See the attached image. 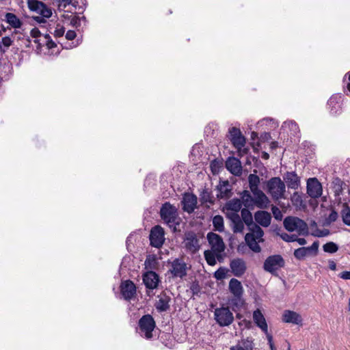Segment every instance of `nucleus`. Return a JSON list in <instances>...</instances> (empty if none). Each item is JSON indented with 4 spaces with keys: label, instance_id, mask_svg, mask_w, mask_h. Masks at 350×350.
<instances>
[{
    "label": "nucleus",
    "instance_id": "nucleus-22",
    "mask_svg": "<svg viewBox=\"0 0 350 350\" xmlns=\"http://www.w3.org/2000/svg\"><path fill=\"white\" fill-rule=\"evenodd\" d=\"M218 193L217 197L220 199H228L232 196V189L228 180L219 183L217 186Z\"/></svg>",
    "mask_w": 350,
    "mask_h": 350
},
{
    "label": "nucleus",
    "instance_id": "nucleus-7",
    "mask_svg": "<svg viewBox=\"0 0 350 350\" xmlns=\"http://www.w3.org/2000/svg\"><path fill=\"white\" fill-rule=\"evenodd\" d=\"M165 232L163 228L157 225L152 228L149 239L150 245L156 248H160L164 243L165 241Z\"/></svg>",
    "mask_w": 350,
    "mask_h": 350
},
{
    "label": "nucleus",
    "instance_id": "nucleus-16",
    "mask_svg": "<svg viewBox=\"0 0 350 350\" xmlns=\"http://www.w3.org/2000/svg\"><path fill=\"white\" fill-rule=\"evenodd\" d=\"M230 267L232 274L236 277H241L247 269L245 260L240 258H234L230 260Z\"/></svg>",
    "mask_w": 350,
    "mask_h": 350
},
{
    "label": "nucleus",
    "instance_id": "nucleus-32",
    "mask_svg": "<svg viewBox=\"0 0 350 350\" xmlns=\"http://www.w3.org/2000/svg\"><path fill=\"white\" fill-rule=\"evenodd\" d=\"M6 22L14 28H20L22 23L13 13L8 12L5 15Z\"/></svg>",
    "mask_w": 350,
    "mask_h": 350
},
{
    "label": "nucleus",
    "instance_id": "nucleus-38",
    "mask_svg": "<svg viewBox=\"0 0 350 350\" xmlns=\"http://www.w3.org/2000/svg\"><path fill=\"white\" fill-rule=\"evenodd\" d=\"M342 221L345 224L350 226V208L347 203L343 204V208L341 211Z\"/></svg>",
    "mask_w": 350,
    "mask_h": 350
},
{
    "label": "nucleus",
    "instance_id": "nucleus-62",
    "mask_svg": "<svg viewBox=\"0 0 350 350\" xmlns=\"http://www.w3.org/2000/svg\"><path fill=\"white\" fill-rule=\"evenodd\" d=\"M295 241H297L299 245H304L306 244L307 241L304 238H298L297 236L296 237Z\"/></svg>",
    "mask_w": 350,
    "mask_h": 350
},
{
    "label": "nucleus",
    "instance_id": "nucleus-17",
    "mask_svg": "<svg viewBox=\"0 0 350 350\" xmlns=\"http://www.w3.org/2000/svg\"><path fill=\"white\" fill-rule=\"evenodd\" d=\"M159 282V275L153 271L150 270L143 275V282L148 289L157 288Z\"/></svg>",
    "mask_w": 350,
    "mask_h": 350
},
{
    "label": "nucleus",
    "instance_id": "nucleus-54",
    "mask_svg": "<svg viewBox=\"0 0 350 350\" xmlns=\"http://www.w3.org/2000/svg\"><path fill=\"white\" fill-rule=\"evenodd\" d=\"M30 34L32 38H38V37L40 36L41 33L38 28L35 27L31 30Z\"/></svg>",
    "mask_w": 350,
    "mask_h": 350
},
{
    "label": "nucleus",
    "instance_id": "nucleus-59",
    "mask_svg": "<svg viewBox=\"0 0 350 350\" xmlns=\"http://www.w3.org/2000/svg\"><path fill=\"white\" fill-rule=\"evenodd\" d=\"M64 27H61V28H59V29H57L55 30V32H54V36L55 37H61L64 35Z\"/></svg>",
    "mask_w": 350,
    "mask_h": 350
},
{
    "label": "nucleus",
    "instance_id": "nucleus-19",
    "mask_svg": "<svg viewBox=\"0 0 350 350\" xmlns=\"http://www.w3.org/2000/svg\"><path fill=\"white\" fill-rule=\"evenodd\" d=\"M252 193L254 195V205L259 208H267L269 200L260 189L252 191Z\"/></svg>",
    "mask_w": 350,
    "mask_h": 350
},
{
    "label": "nucleus",
    "instance_id": "nucleus-40",
    "mask_svg": "<svg viewBox=\"0 0 350 350\" xmlns=\"http://www.w3.org/2000/svg\"><path fill=\"white\" fill-rule=\"evenodd\" d=\"M204 256L208 265L214 266L216 264L215 254L213 250L204 251Z\"/></svg>",
    "mask_w": 350,
    "mask_h": 350
},
{
    "label": "nucleus",
    "instance_id": "nucleus-61",
    "mask_svg": "<svg viewBox=\"0 0 350 350\" xmlns=\"http://www.w3.org/2000/svg\"><path fill=\"white\" fill-rule=\"evenodd\" d=\"M260 139L263 141H268L271 139V135L269 133H264L260 135Z\"/></svg>",
    "mask_w": 350,
    "mask_h": 350
},
{
    "label": "nucleus",
    "instance_id": "nucleus-21",
    "mask_svg": "<svg viewBox=\"0 0 350 350\" xmlns=\"http://www.w3.org/2000/svg\"><path fill=\"white\" fill-rule=\"evenodd\" d=\"M283 178L290 189H296L300 185V180L295 172H287L284 174Z\"/></svg>",
    "mask_w": 350,
    "mask_h": 350
},
{
    "label": "nucleus",
    "instance_id": "nucleus-28",
    "mask_svg": "<svg viewBox=\"0 0 350 350\" xmlns=\"http://www.w3.org/2000/svg\"><path fill=\"white\" fill-rule=\"evenodd\" d=\"M229 290L233 295H243V288L240 281L232 278L229 282Z\"/></svg>",
    "mask_w": 350,
    "mask_h": 350
},
{
    "label": "nucleus",
    "instance_id": "nucleus-8",
    "mask_svg": "<svg viewBox=\"0 0 350 350\" xmlns=\"http://www.w3.org/2000/svg\"><path fill=\"white\" fill-rule=\"evenodd\" d=\"M170 272L174 278H183L187 274V266L183 258H175L171 262Z\"/></svg>",
    "mask_w": 350,
    "mask_h": 350
},
{
    "label": "nucleus",
    "instance_id": "nucleus-43",
    "mask_svg": "<svg viewBox=\"0 0 350 350\" xmlns=\"http://www.w3.org/2000/svg\"><path fill=\"white\" fill-rule=\"evenodd\" d=\"M230 304L233 308L237 309L240 308L244 304V301L242 298V295H233V297L230 301Z\"/></svg>",
    "mask_w": 350,
    "mask_h": 350
},
{
    "label": "nucleus",
    "instance_id": "nucleus-5",
    "mask_svg": "<svg viewBox=\"0 0 350 350\" xmlns=\"http://www.w3.org/2000/svg\"><path fill=\"white\" fill-rule=\"evenodd\" d=\"M214 318L221 327L228 326L234 321L233 314L228 307L216 308L214 311Z\"/></svg>",
    "mask_w": 350,
    "mask_h": 350
},
{
    "label": "nucleus",
    "instance_id": "nucleus-51",
    "mask_svg": "<svg viewBox=\"0 0 350 350\" xmlns=\"http://www.w3.org/2000/svg\"><path fill=\"white\" fill-rule=\"evenodd\" d=\"M285 126H288L292 131L297 133L299 131V126L294 121L284 122Z\"/></svg>",
    "mask_w": 350,
    "mask_h": 350
},
{
    "label": "nucleus",
    "instance_id": "nucleus-42",
    "mask_svg": "<svg viewBox=\"0 0 350 350\" xmlns=\"http://www.w3.org/2000/svg\"><path fill=\"white\" fill-rule=\"evenodd\" d=\"M291 201L294 206L297 207H305L306 204L304 203L302 196L298 193L295 192L291 196Z\"/></svg>",
    "mask_w": 350,
    "mask_h": 350
},
{
    "label": "nucleus",
    "instance_id": "nucleus-10",
    "mask_svg": "<svg viewBox=\"0 0 350 350\" xmlns=\"http://www.w3.org/2000/svg\"><path fill=\"white\" fill-rule=\"evenodd\" d=\"M28 8L31 11L35 12L43 17L49 18L52 15V12L45 3L38 0H28Z\"/></svg>",
    "mask_w": 350,
    "mask_h": 350
},
{
    "label": "nucleus",
    "instance_id": "nucleus-35",
    "mask_svg": "<svg viewBox=\"0 0 350 350\" xmlns=\"http://www.w3.org/2000/svg\"><path fill=\"white\" fill-rule=\"evenodd\" d=\"M213 225L214 230L219 232H222L224 230V218L222 216L217 215L213 218Z\"/></svg>",
    "mask_w": 350,
    "mask_h": 350
},
{
    "label": "nucleus",
    "instance_id": "nucleus-44",
    "mask_svg": "<svg viewBox=\"0 0 350 350\" xmlns=\"http://www.w3.org/2000/svg\"><path fill=\"white\" fill-rule=\"evenodd\" d=\"M323 250L325 252L333 254L338 250V246L334 242H328L323 245Z\"/></svg>",
    "mask_w": 350,
    "mask_h": 350
},
{
    "label": "nucleus",
    "instance_id": "nucleus-14",
    "mask_svg": "<svg viewBox=\"0 0 350 350\" xmlns=\"http://www.w3.org/2000/svg\"><path fill=\"white\" fill-rule=\"evenodd\" d=\"M120 292L125 300L130 301L136 295V286L131 280H126L120 285Z\"/></svg>",
    "mask_w": 350,
    "mask_h": 350
},
{
    "label": "nucleus",
    "instance_id": "nucleus-25",
    "mask_svg": "<svg viewBox=\"0 0 350 350\" xmlns=\"http://www.w3.org/2000/svg\"><path fill=\"white\" fill-rule=\"evenodd\" d=\"M282 321L288 323L299 325L301 324L302 318L296 312L292 310H285L282 315Z\"/></svg>",
    "mask_w": 350,
    "mask_h": 350
},
{
    "label": "nucleus",
    "instance_id": "nucleus-29",
    "mask_svg": "<svg viewBox=\"0 0 350 350\" xmlns=\"http://www.w3.org/2000/svg\"><path fill=\"white\" fill-rule=\"evenodd\" d=\"M245 241L251 250L256 253H258L261 251V247L258 245V239L253 237L252 234H245Z\"/></svg>",
    "mask_w": 350,
    "mask_h": 350
},
{
    "label": "nucleus",
    "instance_id": "nucleus-55",
    "mask_svg": "<svg viewBox=\"0 0 350 350\" xmlns=\"http://www.w3.org/2000/svg\"><path fill=\"white\" fill-rule=\"evenodd\" d=\"M77 34L75 31L69 30L66 33V38L68 40H72L75 38Z\"/></svg>",
    "mask_w": 350,
    "mask_h": 350
},
{
    "label": "nucleus",
    "instance_id": "nucleus-37",
    "mask_svg": "<svg viewBox=\"0 0 350 350\" xmlns=\"http://www.w3.org/2000/svg\"><path fill=\"white\" fill-rule=\"evenodd\" d=\"M249 186L251 191L259 189L260 178L256 174H251L248 176Z\"/></svg>",
    "mask_w": 350,
    "mask_h": 350
},
{
    "label": "nucleus",
    "instance_id": "nucleus-3",
    "mask_svg": "<svg viewBox=\"0 0 350 350\" xmlns=\"http://www.w3.org/2000/svg\"><path fill=\"white\" fill-rule=\"evenodd\" d=\"M267 186L268 192L273 200H278L284 198L286 186L280 177L271 178L268 180Z\"/></svg>",
    "mask_w": 350,
    "mask_h": 350
},
{
    "label": "nucleus",
    "instance_id": "nucleus-9",
    "mask_svg": "<svg viewBox=\"0 0 350 350\" xmlns=\"http://www.w3.org/2000/svg\"><path fill=\"white\" fill-rule=\"evenodd\" d=\"M184 244L185 249L193 254L197 252L200 247L197 234L192 230L185 233Z\"/></svg>",
    "mask_w": 350,
    "mask_h": 350
},
{
    "label": "nucleus",
    "instance_id": "nucleus-31",
    "mask_svg": "<svg viewBox=\"0 0 350 350\" xmlns=\"http://www.w3.org/2000/svg\"><path fill=\"white\" fill-rule=\"evenodd\" d=\"M248 229L251 232L247 233L246 234H252L253 237L258 239V242L263 241L262 237L264 235V232L258 225L254 223L253 225L248 227Z\"/></svg>",
    "mask_w": 350,
    "mask_h": 350
},
{
    "label": "nucleus",
    "instance_id": "nucleus-53",
    "mask_svg": "<svg viewBox=\"0 0 350 350\" xmlns=\"http://www.w3.org/2000/svg\"><path fill=\"white\" fill-rule=\"evenodd\" d=\"M238 344H241V347H244L245 350L252 349V342L249 340H243Z\"/></svg>",
    "mask_w": 350,
    "mask_h": 350
},
{
    "label": "nucleus",
    "instance_id": "nucleus-48",
    "mask_svg": "<svg viewBox=\"0 0 350 350\" xmlns=\"http://www.w3.org/2000/svg\"><path fill=\"white\" fill-rule=\"evenodd\" d=\"M319 245V242L317 241H316L312 244L311 246L306 247L309 255H311L312 254H313L314 255H316L318 252Z\"/></svg>",
    "mask_w": 350,
    "mask_h": 350
},
{
    "label": "nucleus",
    "instance_id": "nucleus-41",
    "mask_svg": "<svg viewBox=\"0 0 350 350\" xmlns=\"http://www.w3.org/2000/svg\"><path fill=\"white\" fill-rule=\"evenodd\" d=\"M294 256L299 260H304L306 256H309L306 247H299L294 251Z\"/></svg>",
    "mask_w": 350,
    "mask_h": 350
},
{
    "label": "nucleus",
    "instance_id": "nucleus-13",
    "mask_svg": "<svg viewBox=\"0 0 350 350\" xmlns=\"http://www.w3.org/2000/svg\"><path fill=\"white\" fill-rule=\"evenodd\" d=\"M307 193L312 198H318L322 194V186L316 178H309L307 181Z\"/></svg>",
    "mask_w": 350,
    "mask_h": 350
},
{
    "label": "nucleus",
    "instance_id": "nucleus-15",
    "mask_svg": "<svg viewBox=\"0 0 350 350\" xmlns=\"http://www.w3.org/2000/svg\"><path fill=\"white\" fill-rule=\"evenodd\" d=\"M229 134L230 141L237 150H241L244 147L245 139L239 129L236 127L230 128L229 129Z\"/></svg>",
    "mask_w": 350,
    "mask_h": 350
},
{
    "label": "nucleus",
    "instance_id": "nucleus-27",
    "mask_svg": "<svg viewBox=\"0 0 350 350\" xmlns=\"http://www.w3.org/2000/svg\"><path fill=\"white\" fill-rule=\"evenodd\" d=\"M341 96H332L327 101V105L330 109V113L333 115H336L340 112L341 107L340 104V100Z\"/></svg>",
    "mask_w": 350,
    "mask_h": 350
},
{
    "label": "nucleus",
    "instance_id": "nucleus-47",
    "mask_svg": "<svg viewBox=\"0 0 350 350\" xmlns=\"http://www.w3.org/2000/svg\"><path fill=\"white\" fill-rule=\"evenodd\" d=\"M226 269L224 267H220L214 273V277L217 280H222L226 277Z\"/></svg>",
    "mask_w": 350,
    "mask_h": 350
},
{
    "label": "nucleus",
    "instance_id": "nucleus-18",
    "mask_svg": "<svg viewBox=\"0 0 350 350\" xmlns=\"http://www.w3.org/2000/svg\"><path fill=\"white\" fill-rule=\"evenodd\" d=\"M226 169L235 176H241L242 174V166L239 159L230 157L226 161Z\"/></svg>",
    "mask_w": 350,
    "mask_h": 350
},
{
    "label": "nucleus",
    "instance_id": "nucleus-52",
    "mask_svg": "<svg viewBox=\"0 0 350 350\" xmlns=\"http://www.w3.org/2000/svg\"><path fill=\"white\" fill-rule=\"evenodd\" d=\"M190 290L193 295H198L200 291V287L198 281L195 280L192 282L190 285Z\"/></svg>",
    "mask_w": 350,
    "mask_h": 350
},
{
    "label": "nucleus",
    "instance_id": "nucleus-58",
    "mask_svg": "<svg viewBox=\"0 0 350 350\" xmlns=\"http://www.w3.org/2000/svg\"><path fill=\"white\" fill-rule=\"evenodd\" d=\"M339 276L343 280H350V271H342L339 274Z\"/></svg>",
    "mask_w": 350,
    "mask_h": 350
},
{
    "label": "nucleus",
    "instance_id": "nucleus-20",
    "mask_svg": "<svg viewBox=\"0 0 350 350\" xmlns=\"http://www.w3.org/2000/svg\"><path fill=\"white\" fill-rule=\"evenodd\" d=\"M158 301L155 304V308L157 311L162 312H165L170 309V302L171 297L165 293H161L158 295Z\"/></svg>",
    "mask_w": 350,
    "mask_h": 350
},
{
    "label": "nucleus",
    "instance_id": "nucleus-50",
    "mask_svg": "<svg viewBox=\"0 0 350 350\" xmlns=\"http://www.w3.org/2000/svg\"><path fill=\"white\" fill-rule=\"evenodd\" d=\"M271 211L275 219L282 220L283 215L279 208H278L276 206H272Z\"/></svg>",
    "mask_w": 350,
    "mask_h": 350
},
{
    "label": "nucleus",
    "instance_id": "nucleus-11",
    "mask_svg": "<svg viewBox=\"0 0 350 350\" xmlns=\"http://www.w3.org/2000/svg\"><path fill=\"white\" fill-rule=\"evenodd\" d=\"M211 250L217 252H224L226 248L222 237L213 232H210L206 236Z\"/></svg>",
    "mask_w": 350,
    "mask_h": 350
},
{
    "label": "nucleus",
    "instance_id": "nucleus-64",
    "mask_svg": "<svg viewBox=\"0 0 350 350\" xmlns=\"http://www.w3.org/2000/svg\"><path fill=\"white\" fill-rule=\"evenodd\" d=\"M230 350H245L244 347H241V344L230 347Z\"/></svg>",
    "mask_w": 350,
    "mask_h": 350
},
{
    "label": "nucleus",
    "instance_id": "nucleus-23",
    "mask_svg": "<svg viewBox=\"0 0 350 350\" xmlns=\"http://www.w3.org/2000/svg\"><path fill=\"white\" fill-rule=\"evenodd\" d=\"M228 218L232 222V229L234 233H241L244 229V223L239 215L237 213H232L228 215Z\"/></svg>",
    "mask_w": 350,
    "mask_h": 350
},
{
    "label": "nucleus",
    "instance_id": "nucleus-57",
    "mask_svg": "<svg viewBox=\"0 0 350 350\" xmlns=\"http://www.w3.org/2000/svg\"><path fill=\"white\" fill-rule=\"evenodd\" d=\"M329 234V230L328 229H323L321 230H319L318 233L316 234L317 237H326Z\"/></svg>",
    "mask_w": 350,
    "mask_h": 350
},
{
    "label": "nucleus",
    "instance_id": "nucleus-26",
    "mask_svg": "<svg viewBox=\"0 0 350 350\" xmlns=\"http://www.w3.org/2000/svg\"><path fill=\"white\" fill-rule=\"evenodd\" d=\"M253 319L256 325L265 333L267 334V324L265 318L259 309L253 312Z\"/></svg>",
    "mask_w": 350,
    "mask_h": 350
},
{
    "label": "nucleus",
    "instance_id": "nucleus-63",
    "mask_svg": "<svg viewBox=\"0 0 350 350\" xmlns=\"http://www.w3.org/2000/svg\"><path fill=\"white\" fill-rule=\"evenodd\" d=\"M329 268L333 271H335L336 269V264L334 260H329Z\"/></svg>",
    "mask_w": 350,
    "mask_h": 350
},
{
    "label": "nucleus",
    "instance_id": "nucleus-36",
    "mask_svg": "<svg viewBox=\"0 0 350 350\" xmlns=\"http://www.w3.org/2000/svg\"><path fill=\"white\" fill-rule=\"evenodd\" d=\"M226 206L228 210L234 211V213H237L241 208L242 203L240 199L234 198L227 203Z\"/></svg>",
    "mask_w": 350,
    "mask_h": 350
},
{
    "label": "nucleus",
    "instance_id": "nucleus-1",
    "mask_svg": "<svg viewBox=\"0 0 350 350\" xmlns=\"http://www.w3.org/2000/svg\"><path fill=\"white\" fill-rule=\"evenodd\" d=\"M159 213L164 223L172 228L173 232L177 231V226H179L180 222L177 208L167 202L162 204Z\"/></svg>",
    "mask_w": 350,
    "mask_h": 350
},
{
    "label": "nucleus",
    "instance_id": "nucleus-49",
    "mask_svg": "<svg viewBox=\"0 0 350 350\" xmlns=\"http://www.w3.org/2000/svg\"><path fill=\"white\" fill-rule=\"evenodd\" d=\"M297 235L296 234H288L286 232H283L280 234V237L282 240L286 242H294L295 241Z\"/></svg>",
    "mask_w": 350,
    "mask_h": 350
},
{
    "label": "nucleus",
    "instance_id": "nucleus-30",
    "mask_svg": "<svg viewBox=\"0 0 350 350\" xmlns=\"http://www.w3.org/2000/svg\"><path fill=\"white\" fill-rule=\"evenodd\" d=\"M200 201L202 204L206 203L213 204L215 203V198L211 191L208 189H204L200 193Z\"/></svg>",
    "mask_w": 350,
    "mask_h": 350
},
{
    "label": "nucleus",
    "instance_id": "nucleus-12",
    "mask_svg": "<svg viewBox=\"0 0 350 350\" xmlns=\"http://www.w3.org/2000/svg\"><path fill=\"white\" fill-rule=\"evenodd\" d=\"M181 203L183 204V210L191 214L197 208L198 198L193 193H185Z\"/></svg>",
    "mask_w": 350,
    "mask_h": 350
},
{
    "label": "nucleus",
    "instance_id": "nucleus-2",
    "mask_svg": "<svg viewBox=\"0 0 350 350\" xmlns=\"http://www.w3.org/2000/svg\"><path fill=\"white\" fill-rule=\"evenodd\" d=\"M284 226L288 232L297 231L299 235L307 236L308 227L307 224L297 217H287L284 219Z\"/></svg>",
    "mask_w": 350,
    "mask_h": 350
},
{
    "label": "nucleus",
    "instance_id": "nucleus-39",
    "mask_svg": "<svg viewBox=\"0 0 350 350\" xmlns=\"http://www.w3.org/2000/svg\"><path fill=\"white\" fill-rule=\"evenodd\" d=\"M144 265L146 269H154L156 268L157 265V260L154 255H148L147 256Z\"/></svg>",
    "mask_w": 350,
    "mask_h": 350
},
{
    "label": "nucleus",
    "instance_id": "nucleus-34",
    "mask_svg": "<svg viewBox=\"0 0 350 350\" xmlns=\"http://www.w3.org/2000/svg\"><path fill=\"white\" fill-rule=\"evenodd\" d=\"M241 219L247 227H250L254 224L252 213L246 207L241 210Z\"/></svg>",
    "mask_w": 350,
    "mask_h": 350
},
{
    "label": "nucleus",
    "instance_id": "nucleus-56",
    "mask_svg": "<svg viewBox=\"0 0 350 350\" xmlns=\"http://www.w3.org/2000/svg\"><path fill=\"white\" fill-rule=\"evenodd\" d=\"M48 49H53L56 46V44L52 40L51 36H48V40H45Z\"/></svg>",
    "mask_w": 350,
    "mask_h": 350
},
{
    "label": "nucleus",
    "instance_id": "nucleus-60",
    "mask_svg": "<svg viewBox=\"0 0 350 350\" xmlns=\"http://www.w3.org/2000/svg\"><path fill=\"white\" fill-rule=\"evenodd\" d=\"M45 17H43L42 16H33L32 18L35 21H36L38 23H44L46 22Z\"/></svg>",
    "mask_w": 350,
    "mask_h": 350
},
{
    "label": "nucleus",
    "instance_id": "nucleus-45",
    "mask_svg": "<svg viewBox=\"0 0 350 350\" xmlns=\"http://www.w3.org/2000/svg\"><path fill=\"white\" fill-rule=\"evenodd\" d=\"M12 44V40L11 38L8 36H5L2 38L1 42H0V53H5V50L2 48V44L8 48Z\"/></svg>",
    "mask_w": 350,
    "mask_h": 350
},
{
    "label": "nucleus",
    "instance_id": "nucleus-24",
    "mask_svg": "<svg viewBox=\"0 0 350 350\" xmlns=\"http://www.w3.org/2000/svg\"><path fill=\"white\" fill-rule=\"evenodd\" d=\"M256 221L263 227H268L271 224V215L265 211H258L254 214Z\"/></svg>",
    "mask_w": 350,
    "mask_h": 350
},
{
    "label": "nucleus",
    "instance_id": "nucleus-6",
    "mask_svg": "<svg viewBox=\"0 0 350 350\" xmlns=\"http://www.w3.org/2000/svg\"><path fill=\"white\" fill-rule=\"evenodd\" d=\"M138 325L142 333H144L145 338L150 339L152 337V331L156 323L150 314H145L139 320Z\"/></svg>",
    "mask_w": 350,
    "mask_h": 350
},
{
    "label": "nucleus",
    "instance_id": "nucleus-46",
    "mask_svg": "<svg viewBox=\"0 0 350 350\" xmlns=\"http://www.w3.org/2000/svg\"><path fill=\"white\" fill-rule=\"evenodd\" d=\"M338 213L336 211L332 210L328 217L325 219L326 224L329 225L331 223L336 221L338 219Z\"/></svg>",
    "mask_w": 350,
    "mask_h": 350
},
{
    "label": "nucleus",
    "instance_id": "nucleus-33",
    "mask_svg": "<svg viewBox=\"0 0 350 350\" xmlns=\"http://www.w3.org/2000/svg\"><path fill=\"white\" fill-rule=\"evenodd\" d=\"M241 201L242 204L246 208L254 206V198L252 197L250 193L247 190H244L241 194Z\"/></svg>",
    "mask_w": 350,
    "mask_h": 350
},
{
    "label": "nucleus",
    "instance_id": "nucleus-4",
    "mask_svg": "<svg viewBox=\"0 0 350 350\" xmlns=\"http://www.w3.org/2000/svg\"><path fill=\"white\" fill-rule=\"evenodd\" d=\"M285 261L282 256L279 254L272 255L268 256L263 264V269L265 271L271 273L273 275H277V271L284 267Z\"/></svg>",
    "mask_w": 350,
    "mask_h": 350
}]
</instances>
